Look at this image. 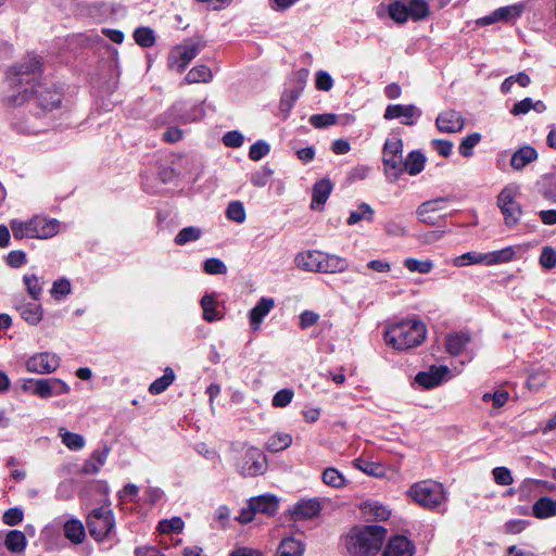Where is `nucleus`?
I'll return each mask as SVG.
<instances>
[{"label":"nucleus","instance_id":"nucleus-11","mask_svg":"<svg viewBox=\"0 0 556 556\" xmlns=\"http://www.w3.org/2000/svg\"><path fill=\"white\" fill-rule=\"evenodd\" d=\"M23 389L41 399L67 394L71 391L70 386L58 378L28 379Z\"/></svg>","mask_w":556,"mask_h":556},{"label":"nucleus","instance_id":"nucleus-18","mask_svg":"<svg viewBox=\"0 0 556 556\" xmlns=\"http://www.w3.org/2000/svg\"><path fill=\"white\" fill-rule=\"evenodd\" d=\"M446 202V198H437L433 200L425 201L416 210V215L418 219L427 225H437L438 217L434 214L443 210L445 207Z\"/></svg>","mask_w":556,"mask_h":556},{"label":"nucleus","instance_id":"nucleus-14","mask_svg":"<svg viewBox=\"0 0 556 556\" xmlns=\"http://www.w3.org/2000/svg\"><path fill=\"white\" fill-rule=\"evenodd\" d=\"M422 112L415 104H389L383 117L387 121L400 119L401 124L413 126L421 116Z\"/></svg>","mask_w":556,"mask_h":556},{"label":"nucleus","instance_id":"nucleus-63","mask_svg":"<svg viewBox=\"0 0 556 556\" xmlns=\"http://www.w3.org/2000/svg\"><path fill=\"white\" fill-rule=\"evenodd\" d=\"M203 269L208 275H220L227 273L225 263L216 257L207 258L204 262Z\"/></svg>","mask_w":556,"mask_h":556},{"label":"nucleus","instance_id":"nucleus-27","mask_svg":"<svg viewBox=\"0 0 556 556\" xmlns=\"http://www.w3.org/2000/svg\"><path fill=\"white\" fill-rule=\"evenodd\" d=\"M274 307V300L262 298L250 312V325L253 330H258L265 316Z\"/></svg>","mask_w":556,"mask_h":556},{"label":"nucleus","instance_id":"nucleus-40","mask_svg":"<svg viewBox=\"0 0 556 556\" xmlns=\"http://www.w3.org/2000/svg\"><path fill=\"white\" fill-rule=\"evenodd\" d=\"M213 78L212 71L208 66L201 64L192 67L186 75L187 84L210 83Z\"/></svg>","mask_w":556,"mask_h":556},{"label":"nucleus","instance_id":"nucleus-60","mask_svg":"<svg viewBox=\"0 0 556 556\" xmlns=\"http://www.w3.org/2000/svg\"><path fill=\"white\" fill-rule=\"evenodd\" d=\"M273 174V169H270L267 166H264L261 169L251 174L250 181L254 187L262 188L268 184Z\"/></svg>","mask_w":556,"mask_h":556},{"label":"nucleus","instance_id":"nucleus-17","mask_svg":"<svg viewBox=\"0 0 556 556\" xmlns=\"http://www.w3.org/2000/svg\"><path fill=\"white\" fill-rule=\"evenodd\" d=\"M31 239H50L61 230V222L55 218H46L42 216H34Z\"/></svg>","mask_w":556,"mask_h":556},{"label":"nucleus","instance_id":"nucleus-55","mask_svg":"<svg viewBox=\"0 0 556 556\" xmlns=\"http://www.w3.org/2000/svg\"><path fill=\"white\" fill-rule=\"evenodd\" d=\"M354 465L356 468L369 476L382 477L384 475L383 467L378 463L357 458L354 460Z\"/></svg>","mask_w":556,"mask_h":556},{"label":"nucleus","instance_id":"nucleus-57","mask_svg":"<svg viewBox=\"0 0 556 556\" xmlns=\"http://www.w3.org/2000/svg\"><path fill=\"white\" fill-rule=\"evenodd\" d=\"M226 215L228 219L238 224H242L247 217L245 208L240 201L230 202L227 206Z\"/></svg>","mask_w":556,"mask_h":556},{"label":"nucleus","instance_id":"nucleus-21","mask_svg":"<svg viewBox=\"0 0 556 556\" xmlns=\"http://www.w3.org/2000/svg\"><path fill=\"white\" fill-rule=\"evenodd\" d=\"M415 545L404 535L392 536L384 551L383 556H414Z\"/></svg>","mask_w":556,"mask_h":556},{"label":"nucleus","instance_id":"nucleus-47","mask_svg":"<svg viewBox=\"0 0 556 556\" xmlns=\"http://www.w3.org/2000/svg\"><path fill=\"white\" fill-rule=\"evenodd\" d=\"M23 281L29 296L34 301H39L43 290V282L39 279V277H37L35 274H26L23 276Z\"/></svg>","mask_w":556,"mask_h":556},{"label":"nucleus","instance_id":"nucleus-41","mask_svg":"<svg viewBox=\"0 0 556 556\" xmlns=\"http://www.w3.org/2000/svg\"><path fill=\"white\" fill-rule=\"evenodd\" d=\"M321 273H342L348 269L349 263L345 258L324 252Z\"/></svg>","mask_w":556,"mask_h":556},{"label":"nucleus","instance_id":"nucleus-59","mask_svg":"<svg viewBox=\"0 0 556 556\" xmlns=\"http://www.w3.org/2000/svg\"><path fill=\"white\" fill-rule=\"evenodd\" d=\"M548 380L547 370H535L528 377L527 384L531 391H539Z\"/></svg>","mask_w":556,"mask_h":556},{"label":"nucleus","instance_id":"nucleus-56","mask_svg":"<svg viewBox=\"0 0 556 556\" xmlns=\"http://www.w3.org/2000/svg\"><path fill=\"white\" fill-rule=\"evenodd\" d=\"M135 41L144 48L152 47L155 42V36L151 28L149 27H139L134 33Z\"/></svg>","mask_w":556,"mask_h":556},{"label":"nucleus","instance_id":"nucleus-36","mask_svg":"<svg viewBox=\"0 0 556 556\" xmlns=\"http://www.w3.org/2000/svg\"><path fill=\"white\" fill-rule=\"evenodd\" d=\"M526 3L518 2L506 7H501L496 9V15L498 16V21L503 23H514L516 22L525 12Z\"/></svg>","mask_w":556,"mask_h":556},{"label":"nucleus","instance_id":"nucleus-29","mask_svg":"<svg viewBox=\"0 0 556 556\" xmlns=\"http://www.w3.org/2000/svg\"><path fill=\"white\" fill-rule=\"evenodd\" d=\"M250 507L256 513L274 515L278 509V500L274 495L263 494L250 500Z\"/></svg>","mask_w":556,"mask_h":556},{"label":"nucleus","instance_id":"nucleus-42","mask_svg":"<svg viewBox=\"0 0 556 556\" xmlns=\"http://www.w3.org/2000/svg\"><path fill=\"white\" fill-rule=\"evenodd\" d=\"M374 215H375L374 208L369 204L362 202L361 204L357 205L356 210H354L350 213V216H349L346 223L350 226L356 225L357 223H359L362 220H366V222L370 223L374 219Z\"/></svg>","mask_w":556,"mask_h":556},{"label":"nucleus","instance_id":"nucleus-45","mask_svg":"<svg viewBox=\"0 0 556 556\" xmlns=\"http://www.w3.org/2000/svg\"><path fill=\"white\" fill-rule=\"evenodd\" d=\"M387 10L389 16L397 24H404L409 18L407 4L402 0L391 2Z\"/></svg>","mask_w":556,"mask_h":556},{"label":"nucleus","instance_id":"nucleus-43","mask_svg":"<svg viewBox=\"0 0 556 556\" xmlns=\"http://www.w3.org/2000/svg\"><path fill=\"white\" fill-rule=\"evenodd\" d=\"M203 235V231L200 227L197 226H188L178 231V233L174 238V242L177 245H186L191 242L198 241Z\"/></svg>","mask_w":556,"mask_h":556},{"label":"nucleus","instance_id":"nucleus-58","mask_svg":"<svg viewBox=\"0 0 556 556\" xmlns=\"http://www.w3.org/2000/svg\"><path fill=\"white\" fill-rule=\"evenodd\" d=\"M184 520L180 517H174L172 519L161 520L157 529L165 534L179 533L184 529Z\"/></svg>","mask_w":556,"mask_h":556},{"label":"nucleus","instance_id":"nucleus-12","mask_svg":"<svg viewBox=\"0 0 556 556\" xmlns=\"http://www.w3.org/2000/svg\"><path fill=\"white\" fill-rule=\"evenodd\" d=\"M51 122L45 118L39 112L22 113L14 116L11 125L14 130L23 135H37L46 131Z\"/></svg>","mask_w":556,"mask_h":556},{"label":"nucleus","instance_id":"nucleus-53","mask_svg":"<svg viewBox=\"0 0 556 556\" xmlns=\"http://www.w3.org/2000/svg\"><path fill=\"white\" fill-rule=\"evenodd\" d=\"M481 141V135L478 132L466 136L459 147L458 151L464 157H470L473 154V148Z\"/></svg>","mask_w":556,"mask_h":556},{"label":"nucleus","instance_id":"nucleus-50","mask_svg":"<svg viewBox=\"0 0 556 556\" xmlns=\"http://www.w3.org/2000/svg\"><path fill=\"white\" fill-rule=\"evenodd\" d=\"M483 264L485 265L484 253L470 251L466 252L453 260V265L456 267H465L468 265Z\"/></svg>","mask_w":556,"mask_h":556},{"label":"nucleus","instance_id":"nucleus-33","mask_svg":"<svg viewBox=\"0 0 556 556\" xmlns=\"http://www.w3.org/2000/svg\"><path fill=\"white\" fill-rule=\"evenodd\" d=\"M4 546L13 554H21L27 546L25 534L20 530H10L4 538Z\"/></svg>","mask_w":556,"mask_h":556},{"label":"nucleus","instance_id":"nucleus-9","mask_svg":"<svg viewBox=\"0 0 556 556\" xmlns=\"http://www.w3.org/2000/svg\"><path fill=\"white\" fill-rule=\"evenodd\" d=\"M519 192V186L510 184L505 186L497 197V205L501 208L505 224L508 227L517 225L522 215L521 206L516 201Z\"/></svg>","mask_w":556,"mask_h":556},{"label":"nucleus","instance_id":"nucleus-48","mask_svg":"<svg viewBox=\"0 0 556 556\" xmlns=\"http://www.w3.org/2000/svg\"><path fill=\"white\" fill-rule=\"evenodd\" d=\"M404 267L410 273L429 274L434 264L431 260H417L414 257H407L403 262Z\"/></svg>","mask_w":556,"mask_h":556},{"label":"nucleus","instance_id":"nucleus-8","mask_svg":"<svg viewBox=\"0 0 556 556\" xmlns=\"http://www.w3.org/2000/svg\"><path fill=\"white\" fill-rule=\"evenodd\" d=\"M382 162L387 177L395 181L403 174V141L399 137L388 139L383 146Z\"/></svg>","mask_w":556,"mask_h":556},{"label":"nucleus","instance_id":"nucleus-26","mask_svg":"<svg viewBox=\"0 0 556 556\" xmlns=\"http://www.w3.org/2000/svg\"><path fill=\"white\" fill-rule=\"evenodd\" d=\"M110 448L105 446L103 450H96L83 465L81 472L85 475L98 473L106 462Z\"/></svg>","mask_w":556,"mask_h":556},{"label":"nucleus","instance_id":"nucleus-32","mask_svg":"<svg viewBox=\"0 0 556 556\" xmlns=\"http://www.w3.org/2000/svg\"><path fill=\"white\" fill-rule=\"evenodd\" d=\"M201 307L203 309L204 320L213 323L223 318V314L217 309V299L215 294H204L201 299Z\"/></svg>","mask_w":556,"mask_h":556},{"label":"nucleus","instance_id":"nucleus-49","mask_svg":"<svg viewBox=\"0 0 556 556\" xmlns=\"http://www.w3.org/2000/svg\"><path fill=\"white\" fill-rule=\"evenodd\" d=\"M30 224H33L31 218L28 220L12 219L10 222V227L13 237L18 240L23 238H31L33 225Z\"/></svg>","mask_w":556,"mask_h":556},{"label":"nucleus","instance_id":"nucleus-34","mask_svg":"<svg viewBox=\"0 0 556 556\" xmlns=\"http://www.w3.org/2000/svg\"><path fill=\"white\" fill-rule=\"evenodd\" d=\"M320 511V505L316 500L300 501L293 508L294 519H308Z\"/></svg>","mask_w":556,"mask_h":556},{"label":"nucleus","instance_id":"nucleus-1","mask_svg":"<svg viewBox=\"0 0 556 556\" xmlns=\"http://www.w3.org/2000/svg\"><path fill=\"white\" fill-rule=\"evenodd\" d=\"M41 62L31 55L20 65L12 66L7 75L12 92L7 101L22 105L31 100L39 114L52 123V113L61 108L62 93L52 84L40 80Z\"/></svg>","mask_w":556,"mask_h":556},{"label":"nucleus","instance_id":"nucleus-54","mask_svg":"<svg viewBox=\"0 0 556 556\" xmlns=\"http://www.w3.org/2000/svg\"><path fill=\"white\" fill-rule=\"evenodd\" d=\"M338 115L334 113L314 114L309 117V124L315 128H326L338 123Z\"/></svg>","mask_w":556,"mask_h":556},{"label":"nucleus","instance_id":"nucleus-38","mask_svg":"<svg viewBox=\"0 0 556 556\" xmlns=\"http://www.w3.org/2000/svg\"><path fill=\"white\" fill-rule=\"evenodd\" d=\"M292 435L287 432H276L271 434L266 444L265 448L271 453H277L288 448L292 444Z\"/></svg>","mask_w":556,"mask_h":556},{"label":"nucleus","instance_id":"nucleus-37","mask_svg":"<svg viewBox=\"0 0 556 556\" xmlns=\"http://www.w3.org/2000/svg\"><path fill=\"white\" fill-rule=\"evenodd\" d=\"M470 341L467 332H454L446 337V350L452 355L460 354Z\"/></svg>","mask_w":556,"mask_h":556},{"label":"nucleus","instance_id":"nucleus-30","mask_svg":"<svg viewBox=\"0 0 556 556\" xmlns=\"http://www.w3.org/2000/svg\"><path fill=\"white\" fill-rule=\"evenodd\" d=\"M64 536L73 544H80L86 538V531L83 522L76 518L68 519L64 526Z\"/></svg>","mask_w":556,"mask_h":556},{"label":"nucleus","instance_id":"nucleus-3","mask_svg":"<svg viewBox=\"0 0 556 556\" xmlns=\"http://www.w3.org/2000/svg\"><path fill=\"white\" fill-rule=\"evenodd\" d=\"M427 334L426 326L417 319H406L390 325L384 331V342L396 351H406L418 346Z\"/></svg>","mask_w":556,"mask_h":556},{"label":"nucleus","instance_id":"nucleus-61","mask_svg":"<svg viewBox=\"0 0 556 556\" xmlns=\"http://www.w3.org/2000/svg\"><path fill=\"white\" fill-rule=\"evenodd\" d=\"M270 147L264 140H257L250 147L249 157L253 161H260L269 153Z\"/></svg>","mask_w":556,"mask_h":556},{"label":"nucleus","instance_id":"nucleus-15","mask_svg":"<svg viewBox=\"0 0 556 556\" xmlns=\"http://www.w3.org/2000/svg\"><path fill=\"white\" fill-rule=\"evenodd\" d=\"M26 369L35 374H51L60 366V358L50 352L37 353L26 361Z\"/></svg>","mask_w":556,"mask_h":556},{"label":"nucleus","instance_id":"nucleus-13","mask_svg":"<svg viewBox=\"0 0 556 556\" xmlns=\"http://www.w3.org/2000/svg\"><path fill=\"white\" fill-rule=\"evenodd\" d=\"M172 122L189 124L204 116L202 104H190L186 101L175 102L168 111Z\"/></svg>","mask_w":556,"mask_h":556},{"label":"nucleus","instance_id":"nucleus-20","mask_svg":"<svg viewBox=\"0 0 556 556\" xmlns=\"http://www.w3.org/2000/svg\"><path fill=\"white\" fill-rule=\"evenodd\" d=\"M526 250L527 247L525 245H509L501 250L484 253L485 265L493 266L511 262L517 257L518 253L525 252Z\"/></svg>","mask_w":556,"mask_h":556},{"label":"nucleus","instance_id":"nucleus-35","mask_svg":"<svg viewBox=\"0 0 556 556\" xmlns=\"http://www.w3.org/2000/svg\"><path fill=\"white\" fill-rule=\"evenodd\" d=\"M426 164V156L419 151H412L407 157L403 160V172L405 170L410 176L420 174Z\"/></svg>","mask_w":556,"mask_h":556},{"label":"nucleus","instance_id":"nucleus-10","mask_svg":"<svg viewBox=\"0 0 556 556\" xmlns=\"http://www.w3.org/2000/svg\"><path fill=\"white\" fill-rule=\"evenodd\" d=\"M267 470V459L264 453L255 447L243 448L242 456L237 463V471L242 477H257Z\"/></svg>","mask_w":556,"mask_h":556},{"label":"nucleus","instance_id":"nucleus-4","mask_svg":"<svg viewBox=\"0 0 556 556\" xmlns=\"http://www.w3.org/2000/svg\"><path fill=\"white\" fill-rule=\"evenodd\" d=\"M407 495L426 509L444 513L446 510L447 494L443 484L433 480H424L414 483Z\"/></svg>","mask_w":556,"mask_h":556},{"label":"nucleus","instance_id":"nucleus-39","mask_svg":"<svg viewBox=\"0 0 556 556\" xmlns=\"http://www.w3.org/2000/svg\"><path fill=\"white\" fill-rule=\"evenodd\" d=\"M59 437L62 443L71 451H79L86 444L85 438L81 434L71 432L64 427L59 429Z\"/></svg>","mask_w":556,"mask_h":556},{"label":"nucleus","instance_id":"nucleus-5","mask_svg":"<svg viewBox=\"0 0 556 556\" xmlns=\"http://www.w3.org/2000/svg\"><path fill=\"white\" fill-rule=\"evenodd\" d=\"M205 48L202 37H192L175 46L167 59L168 67L182 73L188 64Z\"/></svg>","mask_w":556,"mask_h":556},{"label":"nucleus","instance_id":"nucleus-62","mask_svg":"<svg viewBox=\"0 0 556 556\" xmlns=\"http://www.w3.org/2000/svg\"><path fill=\"white\" fill-rule=\"evenodd\" d=\"M294 396V392L291 389H281L275 393L271 400L274 407L282 408L288 406Z\"/></svg>","mask_w":556,"mask_h":556},{"label":"nucleus","instance_id":"nucleus-2","mask_svg":"<svg viewBox=\"0 0 556 556\" xmlns=\"http://www.w3.org/2000/svg\"><path fill=\"white\" fill-rule=\"evenodd\" d=\"M387 535L381 526L369 525L354 527L345 538V546L353 556H370L377 554Z\"/></svg>","mask_w":556,"mask_h":556},{"label":"nucleus","instance_id":"nucleus-19","mask_svg":"<svg viewBox=\"0 0 556 556\" xmlns=\"http://www.w3.org/2000/svg\"><path fill=\"white\" fill-rule=\"evenodd\" d=\"M435 125L441 132L455 134L464 128L465 121L459 112L448 110L438 115Z\"/></svg>","mask_w":556,"mask_h":556},{"label":"nucleus","instance_id":"nucleus-16","mask_svg":"<svg viewBox=\"0 0 556 556\" xmlns=\"http://www.w3.org/2000/svg\"><path fill=\"white\" fill-rule=\"evenodd\" d=\"M451 370L447 366H431L426 371H420L415 377V382L424 389H433L450 378Z\"/></svg>","mask_w":556,"mask_h":556},{"label":"nucleus","instance_id":"nucleus-51","mask_svg":"<svg viewBox=\"0 0 556 556\" xmlns=\"http://www.w3.org/2000/svg\"><path fill=\"white\" fill-rule=\"evenodd\" d=\"M406 4L409 18L414 21H420L429 14V4L426 0H409Z\"/></svg>","mask_w":556,"mask_h":556},{"label":"nucleus","instance_id":"nucleus-44","mask_svg":"<svg viewBox=\"0 0 556 556\" xmlns=\"http://www.w3.org/2000/svg\"><path fill=\"white\" fill-rule=\"evenodd\" d=\"M323 482L334 489H342L346 485V478L334 467H328L323 471Z\"/></svg>","mask_w":556,"mask_h":556},{"label":"nucleus","instance_id":"nucleus-28","mask_svg":"<svg viewBox=\"0 0 556 556\" xmlns=\"http://www.w3.org/2000/svg\"><path fill=\"white\" fill-rule=\"evenodd\" d=\"M531 514L538 519H548L556 516V503L548 496H542L534 502Z\"/></svg>","mask_w":556,"mask_h":556},{"label":"nucleus","instance_id":"nucleus-22","mask_svg":"<svg viewBox=\"0 0 556 556\" xmlns=\"http://www.w3.org/2000/svg\"><path fill=\"white\" fill-rule=\"evenodd\" d=\"M325 258L321 251H307L296 255V266L307 271L321 273L323 260Z\"/></svg>","mask_w":556,"mask_h":556},{"label":"nucleus","instance_id":"nucleus-25","mask_svg":"<svg viewBox=\"0 0 556 556\" xmlns=\"http://www.w3.org/2000/svg\"><path fill=\"white\" fill-rule=\"evenodd\" d=\"M536 159V150L531 146H523L513 153L510 165L514 169L521 170Z\"/></svg>","mask_w":556,"mask_h":556},{"label":"nucleus","instance_id":"nucleus-23","mask_svg":"<svg viewBox=\"0 0 556 556\" xmlns=\"http://www.w3.org/2000/svg\"><path fill=\"white\" fill-rule=\"evenodd\" d=\"M21 317L29 325L37 326L43 318V308L40 304L22 302L15 304Z\"/></svg>","mask_w":556,"mask_h":556},{"label":"nucleus","instance_id":"nucleus-52","mask_svg":"<svg viewBox=\"0 0 556 556\" xmlns=\"http://www.w3.org/2000/svg\"><path fill=\"white\" fill-rule=\"evenodd\" d=\"M51 296L60 301L72 293V286L68 279L60 278L52 283V288L50 290Z\"/></svg>","mask_w":556,"mask_h":556},{"label":"nucleus","instance_id":"nucleus-64","mask_svg":"<svg viewBox=\"0 0 556 556\" xmlns=\"http://www.w3.org/2000/svg\"><path fill=\"white\" fill-rule=\"evenodd\" d=\"M492 475L498 485H509L514 482L511 471L507 467H495Z\"/></svg>","mask_w":556,"mask_h":556},{"label":"nucleus","instance_id":"nucleus-46","mask_svg":"<svg viewBox=\"0 0 556 556\" xmlns=\"http://www.w3.org/2000/svg\"><path fill=\"white\" fill-rule=\"evenodd\" d=\"M175 380V372L172 368L167 367L164 370V375L155 379L149 387L151 394H161L164 392Z\"/></svg>","mask_w":556,"mask_h":556},{"label":"nucleus","instance_id":"nucleus-24","mask_svg":"<svg viewBox=\"0 0 556 556\" xmlns=\"http://www.w3.org/2000/svg\"><path fill=\"white\" fill-rule=\"evenodd\" d=\"M332 188L333 185L327 178L316 181L313 187L311 207L313 210H320L331 194Z\"/></svg>","mask_w":556,"mask_h":556},{"label":"nucleus","instance_id":"nucleus-31","mask_svg":"<svg viewBox=\"0 0 556 556\" xmlns=\"http://www.w3.org/2000/svg\"><path fill=\"white\" fill-rule=\"evenodd\" d=\"M304 543L293 536L285 538L277 549L276 556H303Z\"/></svg>","mask_w":556,"mask_h":556},{"label":"nucleus","instance_id":"nucleus-6","mask_svg":"<svg viewBox=\"0 0 556 556\" xmlns=\"http://www.w3.org/2000/svg\"><path fill=\"white\" fill-rule=\"evenodd\" d=\"M308 74V70L300 68L289 76L279 103V111L283 119L289 117L295 102L304 91Z\"/></svg>","mask_w":556,"mask_h":556},{"label":"nucleus","instance_id":"nucleus-7","mask_svg":"<svg viewBox=\"0 0 556 556\" xmlns=\"http://www.w3.org/2000/svg\"><path fill=\"white\" fill-rule=\"evenodd\" d=\"M87 527L96 541L109 539L115 528V517L110 507H99L90 511L87 517Z\"/></svg>","mask_w":556,"mask_h":556}]
</instances>
